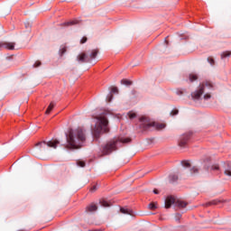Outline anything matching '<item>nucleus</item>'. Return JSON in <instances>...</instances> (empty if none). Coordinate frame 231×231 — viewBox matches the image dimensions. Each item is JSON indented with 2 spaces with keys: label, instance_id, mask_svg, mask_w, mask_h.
<instances>
[{
  "label": "nucleus",
  "instance_id": "obj_1",
  "mask_svg": "<svg viewBox=\"0 0 231 231\" xmlns=\"http://www.w3.org/2000/svg\"><path fill=\"white\" fill-rule=\"evenodd\" d=\"M66 149H80L86 143V132L82 128L70 129L69 134H66Z\"/></svg>",
  "mask_w": 231,
  "mask_h": 231
},
{
  "label": "nucleus",
  "instance_id": "obj_2",
  "mask_svg": "<svg viewBox=\"0 0 231 231\" xmlns=\"http://www.w3.org/2000/svg\"><path fill=\"white\" fill-rule=\"evenodd\" d=\"M130 142H131V138L129 137H124V136L116 137L106 142L105 144H103L101 152L103 156L111 154L113 151H116V145H118V143H129Z\"/></svg>",
  "mask_w": 231,
  "mask_h": 231
},
{
  "label": "nucleus",
  "instance_id": "obj_3",
  "mask_svg": "<svg viewBox=\"0 0 231 231\" xmlns=\"http://www.w3.org/2000/svg\"><path fill=\"white\" fill-rule=\"evenodd\" d=\"M212 88H214V86L208 81L202 83L195 92L191 93V98L193 100H199L203 93H206L204 95V100H208L211 98L210 93H208V91H210Z\"/></svg>",
  "mask_w": 231,
  "mask_h": 231
},
{
  "label": "nucleus",
  "instance_id": "obj_4",
  "mask_svg": "<svg viewBox=\"0 0 231 231\" xmlns=\"http://www.w3.org/2000/svg\"><path fill=\"white\" fill-rule=\"evenodd\" d=\"M97 123L94 128H92V133L95 136H99L101 133H109V127H107L109 121L104 116H99L97 117Z\"/></svg>",
  "mask_w": 231,
  "mask_h": 231
},
{
  "label": "nucleus",
  "instance_id": "obj_5",
  "mask_svg": "<svg viewBox=\"0 0 231 231\" xmlns=\"http://www.w3.org/2000/svg\"><path fill=\"white\" fill-rule=\"evenodd\" d=\"M141 122V128L144 131H147V129H151V127H155L158 131H162V129H165V124H160L156 122H151L149 118L146 116H142L140 118Z\"/></svg>",
  "mask_w": 231,
  "mask_h": 231
},
{
  "label": "nucleus",
  "instance_id": "obj_6",
  "mask_svg": "<svg viewBox=\"0 0 231 231\" xmlns=\"http://www.w3.org/2000/svg\"><path fill=\"white\" fill-rule=\"evenodd\" d=\"M59 143H60V142H59V140L57 139L49 142L43 141L36 143V147L37 151H39L40 152H44L49 147H51V149H57V145H59Z\"/></svg>",
  "mask_w": 231,
  "mask_h": 231
},
{
  "label": "nucleus",
  "instance_id": "obj_7",
  "mask_svg": "<svg viewBox=\"0 0 231 231\" xmlns=\"http://www.w3.org/2000/svg\"><path fill=\"white\" fill-rule=\"evenodd\" d=\"M175 204V207H179V208H185L187 207V202L181 201V200H177L174 199V197H168L165 199V208H171L172 205Z\"/></svg>",
  "mask_w": 231,
  "mask_h": 231
},
{
  "label": "nucleus",
  "instance_id": "obj_8",
  "mask_svg": "<svg viewBox=\"0 0 231 231\" xmlns=\"http://www.w3.org/2000/svg\"><path fill=\"white\" fill-rule=\"evenodd\" d=\"M189 140H190V134H184L179 139V147H187V143H189Z\"/></svg>",
  "mask_w": 231,
  "mask_h": 231
},
{
  "label": "nucleus",
  "instance_id": "obj_9",
  "mask_svg": "<svg viewBox=\"0 0 231 231\" xmlns=\"http://www.w3.org/2000/svg\"><path fill=\"white\" fill-rule=\"evenodd\" d=\"M15 50V42H0V50Z\"/></svg>",
  "mask_w": 231,
  "mask_h": 231
},
{
  "label": "nucleus",
  "instance_id": "obj_10",
  "mask_svg": "<svg viewBox=\"0 0 231 231\" xmlns=\"http://www.w3.org/2000/svg\"><path fill=\"white\" fill-rule=\"evenodd\" d=\"M77 60L80 64H84V62H89V57L86 55V52H83L77 56Z\"/></svg>",
  "mask_w": 231,
  "mask_h": 231
},
{
  "label": "nucleus",
  "instance_id": "obj_11",
  "mask_svg": "<svg viewBox=\"0 0 231 231\" xmlns=\"http://www.w3.org/2000/svg\"><path fill=\"white\" fill-rule=\"evenodd\" d=\"M98 207H97L94 203L88 205L86 208V212H96Z\"/></svg>",
  "mask_w": 231,
  "mask_h": 231
},
{
  "label": "nucleus",
  "instance_id": "obj_12",
  "mask_svg": "<svg viewBox=\"0 0 231 231\" xmlns=\"http://www.w3.org/2000/svg\"><path fill=\"white\" fill-rule=\"evenodd\" d=\"M97 55H98V50L97 49L92 50L88 55L89 61L91 60V59H96Z\"/></svg>",
  "mask_w": 231,
  "mask_h": 231
},
{
  "label": "nucleus",
  "instance_id": "obj_13",
  "mask_svg": "<svg viewBox=\"0 0 231 231\" xmlns=\"http://www.w3.org/2000/svg\"><path fill=\"white\" fill-rule=\"evenodd\" d=\"M231 56V51H226L220 54L221 59H226Z\"/></svg>",
  "mask_w": 231,
  "mask_h": 231
},
{
  "label": "nucleus",
  "instance_id": "obj_14",
  "mask_svg": "<svg viewBox=\"0 0 231 231\" xmlns=\"http://www.w3.org/2000/svg\"><path fill=\"white\" fill-rule=\"evenodd\" d=\"M224 174L226 176H228L229 178H231V167H230V165H227V167L225 168Z\"/></svg>",
  "mask_w": 231,
  "mask_h": 231
},
{
  "label": "nucleus",
  "instance_id": "obj_15",
  "mask_svg": "<svg viewBox=\"0 0 231 231\" xmlns=\"http://www.w3.org/2000/svg\"><path fill=\"white\" fill-rule=\"evenodd\" d=\"M54 107H55V104L51 102L45 112L46 115H50V113H51Z\"/></svg>",
  "mask_w": 231,
  "mask_h": 231
},
{
  "label": "nucleus",
  "instance_id": "obj_16",
  "mask_svg": "<svg viewBox=\"0 0 231 231\" xmlns=\"http://www.w3.org/2000/svg\"><path fill=\"white\" fill-rule=\"evenodd\" d=\"M100 205H101V207H104L105 208H107V207L111 206V204L105 199L100 200Z\"/></svg>",
  "mask_w": 231,
  "mask_h": 231
},
{
  "label": "nucleus",
  "instance_id": "obj_17",
  "mask_svg": "<svg viewBox=\"0 0 231 231\" xmlns=\"http://www.w3.org/2000/svg\"><path fill=\"white\" fill-rule=\"evenodd\" d=\"M149 208L151 209V210H156V208H158V203H156V202H152V203H150L149 204Z\"/></svg>",
  "mask_w": 231,
  "mask_h": 231
},
{
  "label": "nucleus",
  "instance_id": "obj_18",
  "mask_svg": "<svg viewBox=\"0 0 231 231\" xmlns=\"http://www.w3.org/2000/svg\"><path fill=\"white\" fill-rule=\"evenodd\" d=\"M189 79L191 82H194V80H198V76L196 74H189Z\"/></svg>",
  "mask_w": 231,
  "mask_h": 231
},
{
  "label": "nucleus",
  "instance_id": "obj_19",
  "mask_svg": "<svg viewBox=\"0 0 231 231\" xmlns=\"http://www.w3.org/2000/svg\"><path fill=\"white\" fill-rule=\"evenodd\" d=\"M181 165H182V167L189 169V167H190V162H189V161H182Z\"/></svg>",
  "mask_w": 231,
  "mask_h": 231
},
{
  "label": "nucleus",
  "instance_id": "obj_20",
  "mask_svg": "<svg viewBox=\"0 0 231 231\" xmlns=\"http://www.w3.org/2000/svg\"><path fill=\"white\" fill-rule=\"evenodd\" d=\"M120 212H121L122 214H128L129 216H131V210H129V209H125V208H120Z\"/></svg>",
  "mask_w": 231,
  "mask_h": 231
},
{
  "label": "nucleus",
  "instance_id": "obj_21",
  "mask_svg": "<svg viewBox=\"0 0 231 231\" xmlns=\"http://www.w3.org/2000/svg\"><path fill=\"white\" fill-rule=\"evenodd\" d=\"M121 84H124V86H131V84H133V82H131L127 79H122Z\"/></svg>",
  "mask_w": 231,
  "mask_h": 231
},
{
  "label": "nucleus",
  "instance_id": "obj_22",
  "mask_svg": "<svg viewBox=\"0 0 231 231\" xmlns=\"http://www.w3.org/2000/svg\"><path fill=\"white\" fill-rule=\"evenodd\" d=\"M170 181L171 183H174V181H178V177L177 175H170Z\"/></svg>",
  "mask_w": 231,
  "mask_h": 231
},
{
  "label": "nucleus",
  "instance_id": "obj_23",
  "mask_svg": "<svg viewBox=\"0 0 231 231\" xmlns=\"http://www.w3.org/2000/svg\"><path fill=\"white\" fill-rule=\"evenodd\" d=\"M180 113V110H178V108H174L171 113V116H176V115H178Z\"/></svg>",
  "mask_w": 231,
  "mask_h": 231
},
{
  "label": "nucleus",
  "instance_id": "obj_24",
  "mask_svg": "<svg viewBox=\"0 0 231 231\" xmlns=\"http://www.w3.org/2000/svg\"><path fill=\"white\" fill-rule=\"evenodd\" d=\"M78 23H79V21L74 20V21L68 22L65 24H66V26H71L73 24H78Z\"/></svg>",
  "mask_w": 231,
  "mask_h": 231
},
{
  "label": "nucleus",
  "instance_id": "obj_25",
  "mask_svg": "<svg viewBox=\"0 0 231 231\" xmlns=\"http://www.w3.org/2000/svg\"><path fill=\"white\" fill-rule=\"evenodd\" d=\"M208 62H209V64L211 65V66H214V64H215V60H214V58H212V57H208Z\"/></svg>",
  "mask_w": 231,
  "mask_h": 231
},
{
  "label": "nucleus",
  "instance_id": "obj_26",
  "mask_svg": "<svg viewBox=\"0 0 231 231\" xmlns=\"http://www.w3.org/2000/svg\"><path fill=\"white\" fill-rule=\"evenodd\" d=\"M128 116H129L130 120H133V118H136V114L133 113V112H129Z\"/></svg>",
  "mask_w": 231,
  "mask_h": 231
},
{
  "label": "nucleus",
  "instance_id": "obj_27",
  "mask_svg": "<svg viewBox=\"0 0 231 231\" xmlns=\"http://www.w3.org/2000/svg\"><path fill=\"white\" fill-rule=\"evenodd\" d=\"M190 172H191V174H198L199 172V170H198V168H196V167H193L190 170Z\"/></svg>",
  "mask_w": 231,
  "mask_h": 231
},
{
  "label": "nucleus",
  "instance_id": "obj_28",
  "mask_svg": "<svg viewBox=\"0 0 231 231\" xmlns=\"http://www.w3.org/2000/svg\"><path fill=\"white\" fill-rule=\"evenodd\" d=\"M78 167H86V162L84 161H79Z\"/></svg>",
  "mask_w": 231,
  "mask_h": 231
},
{
  "label": "nucleus",
  "instance_id": "obj_29",
  "mask_svg": "<svg viewBox=\"0 0 231 231\" xmlns=\"http://www.w3.org/2000/svg\"><path fill=\"white\" fill-rule=\"evenodd\" d=\"M113 100V94H109L107 97H106V102H111Z\"/></svg>",
  "mask_w": 231,
  "mask_h": 231
},
{
  "label": "nucleus",
  "instance_id": "obj_30",
  "mask_svg": "<svg viewBox=\"0 0 231 231\" xmlns=\"http://www.w3.org/2000/svg\"><path fill=\"white\" fill-rule=\"evenodd\" d=\"M111 93H118V88H116V87H112V88H111Z\"/></svg>",
  "mask_w": 231,
  "mask_h": 231
},
{
  "label": "nucleus",
  "instance_id": "obj_31",
  "mask_svg": "<svg viewBox=\"0 0 231 231\" xmlns=\"http://www.w3.org/2000/svg\"><path fill=\"white\" fill-rule=\"evenodd\" d=\"M212 171H219V165L217 164H214L212 167H211Z\"/></svg>",
  "mask_w": 231,
  "mask_h": 231
},
{
  "label": "nucleus",
  "instance_id": "obj_32",
  "mask_svg": "<svg viewBox=\"0 0 231 231\" xmlns=\"http://www.w3.org/2000/svg\"><path fill=\"white\" fill-rule=\"evenodd\" d=\"M85 42H88V37H83L80 41V44H85Z\"/></svg>",
  "mask_w": 231,
  "mask_h": 231
},
{
  "label": "nucleus",
  "instance_id": "obj_33",
  "mask_svg": "<svg viewBox=\"0 0 231 231\" xmlns=\"http://www.w3.org/2000/svg\"><path fill=\"white\" fill-rule=\"evenodd\" d=\"M41 66V61H36L33 65V68H39Z\"/></svg>",
  "mask_w": 231,
  "mask_h": 231
},
{
  "label": "nucleus",
  "instance_id": "obj_34",
  "mask_svg": "<svg viewBox=\"0 0 231 231\" xmlns=\"http://www.w3.org/2000/svg\"><path fill=\"white\" fill-rule=\"evenodd\" d=\"M65 52H66V47H63V48L60 50V55H64Z\"/></svg>",
  "mask_w": 231,
  "mask_h": 231
},
{
  "label": "nucleus",
  "instance_id": "obj_35",
  "mask_svg": "<svg viewBox=\"0 0 231 231\" xmlns=\"http://www.w3.org/2000/svg\"><path fill=\"white\" fill-rule=\"evenodd\" d=\"M175 217H176L177 221H180V218L181 217V215L180 214H176Z\"/></svg>",
  "mask_w": 231,
  "mask_h": 231
},
{
  "label": "nucleus",
  "instance_id": "obj_36",
  "mask_svg": "<svg viewBox=\"0 0 231 231\" xmlns=\"http://www.w3.org/2000/svg\"><path fill=\"white\" fill-rule=\"evenodd\" d=\"M91 192H95V190H97V186H93L91 189H90Z\"/></svg>",
  "mask_w": 231,
  "mask_h": 231
},
{
  "label": "nucleus",
  "instance_id": "obj_37",
  "mask_svg": "<svg viewBox=\"0 0 231 231\" xmlns=\"http://www.w3.org/2000/svg\"><path fill=\"white\" fill-rule=\"evenodd\" d=\"M153 193H155V194H160V191H158V189H153Z\"/></svg>",
  "mask_w": 231,
  "mask_h": 231
}]
</instances>
